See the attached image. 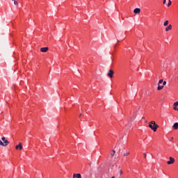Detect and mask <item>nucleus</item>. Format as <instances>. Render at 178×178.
I'll return each instance as SVG.
<instances>
[{"instance_id": "1", "label": "nucleus", "mask_w": 178, "mask_h": 178, "mask_svg": "<svg viewBox=\"0 0 178 178\" xmlns=\"http://www.w3.org/2000/svg\"><path fill=\"white\" fill-rule=\"evenodd\" d=\"M149 129H151V130H153V131H156V129H158V127H159V126L155 124V121H151L149 124Z\"/></svg>"}, {"instance_id": "2", "label": "nucleus", "mask_w": 178, "mask_h": 178, "mask_svg": "<svg viewBox=\"0 0 178 178\" xmlns=\"http://www.w3.org/2000/svg\"><path fill=\"white\" fill-rule=\"evenodd\" d=\"M163 83V79H160L158 83V87H157L158 91H161V90L163 88V86H161V84H162Z\"/></svg>"}, {"instance_id": "3", "label": "nucleus", "mask_w": 178, "mask_h": 178, "mask_svg": "<svg viewBox=\"0 0 178 178\" xmlns=\"http://www.w3.org/2000/svg\"><path fill=\"white\" fill-rule=\"evenodd\" d=\"M114 72L113 70H110L107 74L108 77H110V79L113 78Z\"/></svg>"}, {"instance_id": "4", "label": "nucleus", "mask_w": 178, "mask_h": 178, "mask_svg": "<svg viewBox=\"0 0 178 178\" xmlns=\"http://www.w3.org/2000/svg\"><path fill=\"white\" fill-rule=\"evenodd\" d=\"M170 161H167L168 165H172L175 163V159L172 157L169 158Z\"/></svg>"}, {"instance_id": "5", "label": "nucleus", "mask_w": 178, "mask_h": 178, "mask_svg": "<svg viewBox=\"0 0 178 178\" xmlns=\"http://www.w3.org/2000/svg\"><path fill=\"white\" fill-rule=\"evenodd\" d=\"M173 106L175 111H178V102H175Z\"/></svg>"}, {"instance_id": "6", "label": "nucleus", "mask_w": 178, "mask_h": 178, "mask_svg": "<svg viewBox=\"0 0 178 178\" xmlns=\"http://www.w3.org/2000/svg\"><path fill=\"white\" fill-rule=\"evenodd\" d=\"M15 149H16L22 150V149H23V145H22V143H19V145H17L15 147Z\"/></svg>"}, {"instance_id": "7", "label": "nucleus", "mask_w": 178, "mask_h": 178, "mask_svg": "<svg viewBox=\"0 0 178 178\" xmlns=\"http://www.w3.org/2000/svg\"><path fill=\"white\" fill-rule=\"evenodd\" d=\"M72 178H83L81 174H74Z\"/></svg>"}, {"instance_id": "8", "label": "nucleus", "mask_w": 178, "mask_h": 178, "mask_svg": "<svg viewBox=\"0 0 178 178\" xmlns=\"http://www.w3.org/2000/svg\"><path fill=\"white\" fill-rule=\"evenodd\" d=\"M48 49H49L48 47H42V48L40 49V51H41V52H47V51H48Z\"/></svg>"}, {"instance_id": "9", "label": "nucleus", "mask_w": 178, "mask_h": 178, "mask_svg": "<svg viewBox=\"0 0 178 178\" xmlns=\"http://www.w3.org/2000/svg\"><path fill=\"white\" fill-rule=\"evenodd\" d=\"M140 12H141V9H140V8H135L134 10V13L138 14V13H140Z\"/></svg>"}, {"instance_id": "10", "label": "nucleus", "mask_w": 178, "mask_h": 178, "mask_svg": "<svg viewBox=\"0 0 178 178\" xmlns=\"http://www.w3.org/2000/svg\"><path fill=\"white\" fill-rule=\"evenodd\" d=\"M172 24H169L166 28H165V31H169V30H172Z\"/></svg>"}, {"instance_id": "11", "label": "nucleus", "mask_w": 178, "mask_h": 178, "mask_svg": "<svg viewBox=\"0 0 178 178\" xmlns=\"http://www.w3.org/2000/svg\"><path fill=\"white\" fill-rule=\"evenodd\" d=\"M172 128H173L175 130H177V129H178V122L174 123V124H173V126H172Z\"/></svg>"}, {"instance_id": "12", "label": "nucleus", "mask_w": 178, "mask_h": 178, "mask_svg": "<svg viewBox=\"0 0 178 178\" xmlns=\"http://www.w3.org/2000/svg\"><path fill=\"white\" fill-rule=\"evenodd\" d=\"M3 144H4V147H7V145H9V141L8 140H6L3 142Z\"/></svg>"}, {"instance_id": "13", "label": "nucleus", "mask_w": 178, "mask_h": 178, "mask_svg": "<svg viewBox=\"0 0 178 178\" xmlns=\"http://www.w3.org/2000/svg\"><path fill=\"white\" fill-rule=\"evenodd\" d=\"M168 24H169V21H168V20L165 21V22H164V24H163V26H164L165 27H166V26H168Z\"/></svg>"}, {"instance_id": "14", "label": "nucleus", "mask_w": 178, "mask_h": 178, "mask_svg": "<svg viewBox=\"0 0 178 178\" xmlns=\"http://www.w3.org/2000/svg\"><path fill=\"white\" fill-rule=\"evenodd\" d=\"M12 1L13 2H14V5H16V6L19 5V3L17 1L15 0H12Z\"/></svg>"}, {"instance_id": "15", "label": "nucleus", "mask_w": 178, "mask_h": 178, "mask_svg": "<svg viewBox=\"0 0 178 178\" xmlns=\"http://www.w3.org/2000/svg\"><path fill=\"white\" fill-rule=\"evenodd\" d=\"M0 145L1 147H4L5 144L3 143V142H2V140H0Z\"/></svg>"}, {"instance_id": "16", "label": "nucleus", "mask_w": 178, "mask_h": 178, "mask_svg": "<svg viewBox=\"0 0 178 178\" xmlns=\"http://www.w3.org/2000/svg\"><path fill=\"white\" fill-rule=\"evenodd\" d=\"M170 5H172V1H168L167 6H170Z\"/></svg>"}, {"instance_id": "17", "label": "nucleus", "mask_w": 178, "mask_h": 178, "mask_svg": "<svg viewBox=\"0 0 178 178\" xmlns=\"http://www.w3.org/2000/svg\"><path fill=\"white\" fill-rule=\"evenodd\" d=\"M129 155H130L129 152H127V153L124 154V156H127Z\"/></svg>"}, {"instance_id": "18", "label": "nucleus", "mask_w": 178, "mask_h": 178, "mask_svg": "<svg viewBox=\"0 0 178 178\" xmlns=\"http://www.w3.org/2000/svg\"><path fill=\"white\" fill-rule=\"evenodd\" d=\"M1 140H2V141H3V142H4V141H6V140L5 139V137H2V138H1Z\"/></svg>"}, {"instance_id": "19", "label": "nucleus", "mask_w": 178, "mask_h": 178, "mask_svg": "<svg viewBox=\"0 0 178 178\" xmlns=\"http://www.w3.org/2000/svg\"><path fill=\"white\" fill-rule=\"evenodd\" d=\"M163 86H166V81H163Z\"/></svg>"}, {"instance_id": "20", "label": "nucleus", "mask_w": 178, "mask_h": 178, "mask_svg": "<svg viewBox=\"0 0 178 178\" xmlns=\"http://www.w3.org/2000/svg\"><path fill=\"white\" fill-rule=\"evenodd\" d=\"M143 155L145 159L147 158V154L144 153Z\"/></svg>"}, {"instance_id": "21", "label": "nucleus", "mask_w": 178, "mask_h": 178, "mask_svg": "<svg viewBox=\"0 0 178 178\" xmlns=\"http://www.w3.org/2000/svg\"><path fill=\"white\" fill-rule=\"evenodd\" d=\"M163 5H165V3H166V0H163Z\"/></svg>"}, {"instance_id": "22", "label": "nucleus", "mask_w": 178, "mask_h": 178, "mask_svg": "<svg viewBox=\"0 0 178 178\" xmlns=\"http://www.w3.org/2000/svg\"><path fill=\"white\" fill-rule=\"evenodd\" d=\"M120 175H123V171L122 170H120Z\"/></svg>"}, {"instance_id": "23", "label": "nucleus", "mask_w": 178, "mask_h": 178, "mask_svg": "<svg viewBox=\"0 0 178 178\" xmlns=\"http://www.w3.org/2000/svg\"><path fill=\"white\" fill-rule=\"evenodd\" d=\"M113 156H115V154H111V158H113Z\"/></svg>"}, {"instance_id": "24", "label": "nucleus", "mask_w": 178, "mask_h": 178, "mask_svg": "<svg viewBox=\"0 0 178 178\" xmlns=\"http://www.w3.org/2000/svg\"><path fill=\"white\" fill-rule=\"evenodd\" d=\"M113 154H116V151L113 150Z\"/></svg>"}, {"instance_id": "25", "label": "nucleus", "mask_w": 178, "mask_h": 178, "mask_svg": "<svg viewBox=\"0 0 178 178\" xmlns=\"http://www.w3.org/2000/svg\"><path fill=\"white\" fill-rule=\"evenodd\" d=\"M80 116H81V114H80Z\"/></svg>"}]
</instances>
